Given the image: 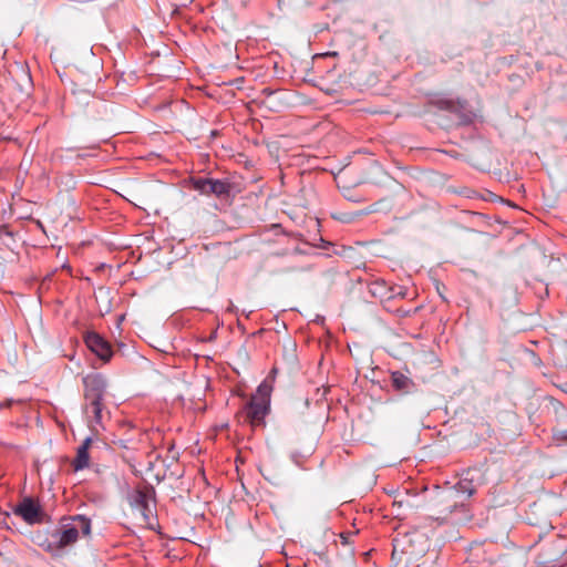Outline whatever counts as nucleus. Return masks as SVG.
<instances>
[{
	"instance_id": "obj_1",
	"label": "nucleus",
	"mask_w": 567,
	"mask_h": 567,
	"mask_svg": "<svg viewBox=\"0 0 567 567\" xmlns=\"http://www.w3.org/2000/svg\"><path fill=\"white\" fill-rule=\"evenodd\" d=\"M272 386L264 381L261 382L256 393L245 404L243 413L245 421L249 422L251 426H260L265 424V417L270 411V396Z\"/></svg>"
},
{
	"instance_id": "obj_2",
	"label": "nucleus",
	"mask_w": 567,
	"mask_h": 567,
	"mask_svg": "<svg viewBox=\"0 0 567 567\" xmlns=\"http://www.w3.org/2000/svg\"><path fill=\"white\" fill-rule=\"evenodd\" d=\"M84 398L86 401L85 413L93 417L96 424L102 422V401L105 393V381L101 375H87L84 378Z\"/></svg>"
},
{
	"instance_id": "obj_3",
	"label": "nucleus",
	"mask_w": 567,
	"mask_h": 567,
	"mask_svg": "<svg viewBox=\"0 0 567 567\" xmlns=\"http://www.w3.org/2000/svg\"><path fill=\"white\" fill-rule=\"evenodd\" d=\"M154 495L155 491L152 486L135 488L127 495V502L131 508L138 513L141 524L151 529L154 528L155 517L150 502Z\"/></svg>"
},
{
	"instance_id": "obj_4",
	"label": "nucleus",
	"mask_w": 567,
	"mask_h": 567,
	"mask_svg": "<svg viewBox=\"0 0 567 567\" xmlns=\"http://www.w3.org/2000/svg\"><path fill=\"white\" fill-rule=\"evenodd\" d=\"M80 533L84 536L91 533V520L83 515H76L70 518V522L62 524L61 529L54 535L58 548H64L74 544Z\"/></svg>"
},
{
	"instance_id": "obj_5",
	"label": "nucleus",
	"mask_w": 567,
	"mask_h": 567,
	"mask_svg": "<svg viewBox=\"0 0 567 567\" xmlns=\"http://www.w3.org/2000/svg\"><path fill=\"white\" fill-rule=\"evenodd\" d=\"M192 186L202 195H214L220 199L229 198L233 192V184L228 179L198 177L192 181Z\"/></svg>"
},
{
	"instance_id": "obj_6",
	"label": "nucleus",
	"mask_w": 567,
	"mask_h": 567,
	"mask_svg": "<svg viewBox=\"0 0 567 567\" xmlns=\"http://www.w3.org/2000/svg\"><path fill=\"white\" fill-rule=\"evenodd\" d=\"M86 347L101 360L109 361L113 351L110 343L96 332H87L84 338Z\"/></svg>"
},
{
	"instance_id": "obj_7",
	"label": "nucleus",
	"mask_w": 567,
	"mask_h": 567,
	"mask_svg": "<svg viewBox=\"0 0 567 567\" xmlns=\"http://www.w3.org/2000/svg\"><path fill=\"white\" fill-rule=\"evenodd\" d=\"M41 508L31 497H25L14 509L13 513L23 518L24 522L33 524L39 522Z\"/></svg>"
},
{
	"instance_id": "obj_8",
	"label": "nucleus",
	"mask_w": 567,
	"mask_h": 567,
	"mask_svg": "<svg viewBox=\"0 0 567 567\" xmlns=\"http://www.w3.org/2000/svg\"><path fill=\"white\" fill-rule=\"evenodd\" d=\"M92 439L86 437L83 443L78 447L76 456L72 463L73 468L75 471H81L89 466L90 455L89 447L91 445Z\"/></svg>"
},
{
	"instance_id": "obj_9",
	"label": "nucleus",
	"mask_w": 567,
	"mask_h": 567,
	"mask_svg": "<svg viewBox=\"0 0 567 567\" xmlns=\"http://www.w3.org/2000/svg\"><path fill=\"white\" fill-rule=\"evenodd\" d=\"M368 289L372 297L381 300L388 299L389 295H391L390 286L381 279L370 282Z\"/></svg>"
},
{
	"instance_id": "obj_10",
	"label": "nucleus",
	"mask_w": 567,
	"mask_h": 567,
	"mask_svg": "<svg viewBox=\"0 0 567 567\" xmlns=\"http://www.w3.org/2000/svg\"><path fill=\"white\" fill-rule=\"evenodd\" d=\"M391 382L393 388L401 392H409L413 384L412 380L400 371L391 373Z\"/></svg>"
},
{
	"instance_id": "obj_11",
	"label": "nucleus",
	"mask_w": 567,
	"mask_h": 567,
	"mask_svg": "<svg viewBox=\"0 0 567 567\" xmlns=\"http://www.w3.org/2000/svg\"><path fill=\"white\" fill-rule=\"evenodd\" d=\"M456 488L458 492L466 494L467 496H472L475 493L474 486L466 480L460 481L456 485Z\"/></svg>"
},
{
	"instance_id": "obj_12",
	"label": "nucleus",
	"mask_w": 567,
	"mask_h": 567,
	"mask_svg": "<svg viewBox=\"0 0 567 567\" xmlns=\"http://www.w3.org/2000/svg\"><path fill=\"white\" fill-rule=\"evenodd\" d=\"M435 104L442 110H447L451 112L457 111V105L453 101H450V100H439L435 102Z\"/></svg>"
},
{
	"instance_id": "obj_13",
	"label": "nucleus",
	"mask_w": 567,
	"mask_h": 567,
	"mask_svg": "<svg viewBox=\"0 0 567 567\" xmlns=\"http://www.w3.org/2000/svg\"><path fill=\"white\" fill-rule=\"evenodd\" d=\"M391 295H389L388 299H393L396 297L404 298L406 296V289L402 286H390Z\"/></svg>"
},
{
	"instance_id": "obj_14",
	"label": "nucleus",
	"mask_w": 567,
	"mask_h": 567,
	"mask_svg": "<svg viewBox=\"0 0 567 567\" xmlns=\"http://www.w3.org/2000/svg\"><path fill=\"white\" fill-rule=\"evenodd\" d=\"M554 439L557 442H567V430L565 431H557L554 433Z\"/></svg>"
},
{
	"instance_id": "obj_15",
	"label": "nucleus",
	"mask_w": 567,
	"mask_h": 567,
	"mask_svg": "<svg viewBox=\"0 0 567 567\" xmlns=\"http://www.w3.org/2000/svg\"><path fill=\"white\" fill-rule=\"evenodd\" d=\"M274 92L269 89V87H265L262 91H261V94L262 95H267V96H270Z\"/></svg>"
},
{
	"instance_id": "obj_16",
	"label": "nucleus",
	"mask_w": 567,
	"mask_h": 567,
	"mask_svg": "<svg viewBox=\"0 0 567 567\" xmlns=\"http://www.w3.org/2000/svg\"><path fill=\"white\" fill-rule=\"evenodd\" d=\"M471 121H472V117L470 115H464L462 117V123L463 124H468Z\"/></svg>"
},
{
	"instance_id": "obj_17",
	"label": "nucleus",
	"mask_w": 567,
	"mask_h": 567,
	"mask_svg": "<svg viewBox=\"0 0 567 567\" xmlns=\"http://www.w3.org/2000/svg\"><path fill=\"white\" fill-rule=\"evenodd\" d=\"M11 405V401H7L4 403H0V409L2 408H9Z\"/></svg>"
},
{
	"instance_id": "obj_18",
	"label": "nucleus",
	"mask_w": 567,
	"mask_h": 567,
	"mask_svg": "<svg viewBox=\"0 0 567 567\" xmlns=\"http://www.w3.org/2000/svg\"><path fill=\"white\" fill-rule=\"evenodd\" d=\"M303 405H305L306 408H308V406H309V401H308V400H306V401L303 402Z\"/></svg>"
},
{
	"instance_id": "obj_19",
	"label": "nucleus",
	"mask_w": 567,
	"mask_h": 567,
	"mask_svg": "<svg viewBox=\"0 0 567 567\" xmlns=\"http://www.w3.org/2000/svg\"><path fill=\"white\" fill-rule=\"evenodd\" d=\"M341 537L344 539V543L348 542V539L344 537V534H341Z\"/></svg>"
}]
</instances>
